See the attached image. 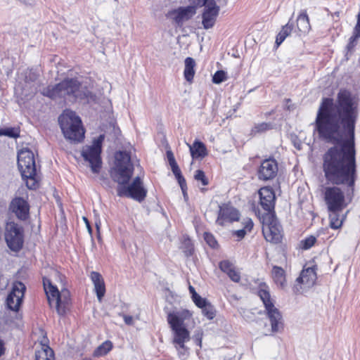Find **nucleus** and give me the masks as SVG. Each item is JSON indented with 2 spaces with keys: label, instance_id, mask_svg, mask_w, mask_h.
I'll list each match as a JSON object with an SVG mask.
<instances>
[{
  "label": "nucleus",
  "instance_id": "b1692460",
  "mask_svg": "<svg viewBox=\"0 0 360 360\" xmlns=\"http://www.w3.org/2000/svg\"><path fill=\"white\" fill-rule=\"evenodd\" d=\"M185 68L184 71V77L186 81L191 82L195 75L194 68L195 66V62L193 58L188 57L184 61Z\"/></svg>",
  "mask_w": 360,
  "mask_h": 360
},
{
  "label": "nucleus",
  "instance_id": "f03ea898",
  "mask_svg": "<svg viewBox=\"0 0 360 360\" xmlns=\"http://www.w3.org/2000/svg\"><path fill=\"white\" fill-rule=\"evenodd\" d=\"M42 94L51 99L64 98L70 101L84 98L89 101L95 98V95L75 78H67L58 84L49 86L43 90Z\"/></svg>",
  "mask_w": 360,
  "mask_h": 360
},
{
  "label": "nucleus",
  "instance_id": "3c124183",
  "mask_svg": "<svg viewBox=\"0 0 360 360\" xmlns=\"http://www.w3.org/2000/svg\"><path fill=\"white\" fill-rule=\"evenodd\" d=\"M355 45H356V44H355V43H354V42H352V41H349V43H348V44H347V49H348V50H351V49H352L354 47V46H355Z\"/></svg>",
  "mask_w": 360,
  "mask_h": 360
},
{
  "label": "nucleus",
  "instance_id": "4d7b16f0",
  "mask_svg": "<svg viewBox=\"0 0 360 360\" xmlns=\"http://www.w3.org/2000/svg\"><path fill=\"white\" fill-rule=\"evenodd\" d=\"M84 360H90V359H84Z\"/></svg>",
  "mask_w": 360,
  "mask_h": 360
},
{
  "label": "nucleus",
  "instance_id": "864d4df0",
  "mask_svg": "<svg viewBox=\"0 0 360 360\" xmlns=\"http://www.w3.org/2000/svg\"><path fill=\"white\" fill-rule=\"evenodd\" d=\"M4 348L3 342L0 340V356L4 354Z\"/></svg>",
  "mask_w": 360,
  "mask_h": 360
},
{
  "label": "nucleus",
  "instance_id": "2f4dec72",
  "mask_svg": "<svg viewBox=\"0 0 360 360\" xmlns=\"http://www.w3.org/2000/svg\"><path fill=\"white\" fill-rule=\"evenodd\" d=\"M201 309L203 315L210 320L213 319L216 316V310L214 306L211 304L210 302H208Z\"/></svg>",
  "mask_w": 360,
  "mask_h": 360
},
{
  "label": "nucleus",
  "instance_id": "4468645a",
  "mask_svg": "<svg viewBox=\"0 0 360 360\" xmlns=\"http://www.w3.org/2000/svg\"><path fill=\"white\" fill-rule=\"evenodd\" d=\"M27 198L15 196L9 204V211L21 221L27 220L30 216V205Z\"/></svg>",
  "mask_w": 360,
  "mask_h": 360
},
{
  "label": "nucleus",
  "instance_id": "6e6d98bb",
  "mask_svg": "<svg viewBox=\"0 0 360 360\" xmlns=\"http://www.w3.org/2000/svg\"><path fill=\"white\" fill-rule=\"evenodd\" d=\"M360 20V13L358 14V16H357V20Z\"/></svg>",
  "mask_w": 360,
  "mask_h": 360
},
{
  "label": "nucleus",
  "instance_id": "09e8293b",
  "mask_svg": "<svg viewBox=\"0 0 360 360\" xmlns=\"http://www.w3.org/2000/svg\"><path fill=\"white\" fill-rule=\"evenodd\" d=\"M83 219H84V222L86 224V228L88 229L89 233L90 234H91L92 229H91V227L90 226V224H89L88 219L86 217H83Z\"/></svg>",
  "mask_w": 360,
  "mask_h": 360
},
{
  "label": "nucleus",
  "instance_id": "cd10ccee",
  "mask_svg": "<svg viewBox=\"0 0 360 360\" xmlns=\"http://www.w3.org/2000/svg\"><path fill=\"white\" fill-rule=\"evenodd\" d=\"M172 168V171L173 174H174L176 179H177L179 184L182 190V192L184 193V195H186V191L187 189L186 186V182L184 176L181 175V170L177 165V163H175L174 165H170Z\"/></svg>",
  "mask_w": 360,
  "mask_h": 360
},
{
  "label": "nucleus",
  "instance_id": "2eb2a0df",
  "mask_svg": "<svg viewBox=\"0 0 360 360\" xmlns=\"http://www.w3.org/2000/svg\"><path fill=\"white\" fill-rule=\"evenodd\" d=\"M196 5L179 7L169 11L167 16L175 22L179 26L190 20L196 13Z\"/></svg>",
  "mask_w": 360,
  "mask_h": 360
},
{
  "label": "nucleus",
  "instance_id": "c85d7f7f",
  "mask_svg": "<svg viewBox=\"0 0 360 360\" xmlns=\"http://www.w3.org/2000/svg\"><path fill=\"white\" fill-rule=\"evenodd\" d=\"M341 211H329L330 226L333 229H338L342 225L343 217H340Z\"/></svg>",
  "mask_w": 360,
  "mask_h": 360
},
{
  "label": "nucleus",
  "instance_id": "9b49d317",
  "mask_svg": "<svg viewBox=\"0 0 360 360\" xmlns=\"http://www.w3.org/2000/svg\"><path fill=\"white\" fill-rule=\"evenodd\" d=\"M262 233L267 241L277 243L281 239V226L273 213L262 216Z\"/></svg>",
  "mask_w": 360,
  "mask_h": 360
},
{
  "label": "nucleus",
  "instance_id": "1a4fd4ad",
  "mask_svg": "<svg viewBox=\"0 0 360 360\" xmlns=\"http://www.w3.org/2000/svg\"><path fill=\"white\" fill-rule=\"evenodd\" d=\"M4 238L12 251H19L24 243L22 227L14 221H8L5 226Z\"/></svg>",
  "mask_w": 360,
  "mask_h": 360
},
{
  "label": "nucleus",
  "instance_id": "4c0bfd02",
  "mask_svg": "<svg viewBox=\"0 0 360 360\" xmlns=\"http://www.w3.org/2000/svg\"><path fill=\"white\" fill-rule=\"evenodd\" d=\"M204 239L206 243L212 248H215L217 245V242L212 234L205 232L204 233Z\"/></svg>",
  "mask_w": 360,
  "mask_h": 360
},
{
  "label": "nucleus",
  "instance_id": "423d86ee",
  "mask_svg": "<svg viewBox=\"0 0 360 360\" xmlns=\"http://www.w3.org/2000/svg\"><path fill=\"white\" fill-rule=\"evenodd\" d=\"M18 165L27 188L35 189L37 180L33 152L27 148H22L18 153Z\"/></svg>",
  "mask_w": 360,
  "mask_h": 360
},
{
  "label": "nucleus",
  "instance_id": "9d476101",
  "mask_svg": "<svg viewBox=\"0 0 360 360\" xmlns=\"http://www.w3.org/2000/svg\"><path fill=\"white\" fill-rule=\"evenodd\" d=\"M117 195L132 198L138 202H142L147 195V190L139 176L135 177L130 184L117 186Z\"/></svg>",
  "mask_w": 360,
  "mask_h": 360
},
{
  "label": "nucleus",
  "instance_id": "ea45409f",
  "mask_svg": "<svg viewBox=\"0 0 360 360\" xmlns=\"http://www.w3.org/2000/svg\"><path fill=\"white\" fill-rule=\"evenodd\" d=\"M227 276L235 283H238L240 281V273L236 268L233 269Z\"/></svg>",
  "mask_w": 360,
  "mask_h": 360
},
{
  "label": "nucleus",
  "instance_id": "f257e3e1",
  "mask_svg": "<svg viewBox=\"0 0 360 360\" xmlns=\"http://www.w3.org/2000/svg\"><path fill=\"white\" fill-rule=\"evenodd\" d=\"M359 115L358 101L349 91L341 89L335 101L323 98L319 108L315 129L319 138L336 146L323 156V171L328 182L345 185V195L337 186L324 191L328 211H342L352 201L356 179L355 124Z\"/></svg>",
  "mask_w": 360,
  "mask_h": 360
},
{
  "label": "nucleus",
  "instance_id": "a19ab883",
  "mask_svg": "<svg viewBox=\"0 0 360 360\" xmlns=\"http://www.w3.org/2000/svg\"><path fill=\"white\" fill-rule=\"evenodd\" d=\"M4 136L15 138L19 136V131L15 128H6L4 129Z\"/></svg>",
  "mask_w": 360,
  "mask_h": 360
},
{
  "label": "nucleus",
  "instance_id": "a878e982",
  "mask_svg": "<svg viewBox=\"0 0 360 360\" xmlns=\"http://www.w3.org/2000/svg\"><path fill=\"white\" fill-rule=\"evenodd\" d=\"M272 276L278 286L282 288L285 286V271L281 267L274 266L272 269Z\"/></svg>",
  "mask_w": 360,
  "mask_h": 360
},
{
  "label": "nucleus",
  "instance_id": "ddd939ff",
  "mask_svg": "<svg viewBox=\"0 0 360 360\" xmlns=\"http://www.w3.org/2000/svg\"><path fill=\"white\" fill-rule=\"evenodd\" d=\"M26 287L20 281L13 282L6 298V305L12 311H18L22 303Z\"/></svg>",
  "mask_w": 360,
  "mask_h": 360
},
{
  "label": "nucleus",
  "instance_id": "f8f14e48",
  "mask_svg": "<svg viewBox=\"0 0 360 360\" xmlns=\"http://www.w3.org/2000/svg\"><path fill=\"white\" fill-rule=\"evenodd\" d=\"M173 332V344L178 352L179 357L186 360L188 355V348L185 343L188 342L190 338V333L186 326H170Z\"/></svg>",
  "mask_w": 360,
  "mask_h": 360
},
{
  "label": "nucleus",
  "instance_id": "7ed1b4c3",
  "mask_svg": "<svg viewBox=\"0 0 360 360\" xmlns=\"http://www.w3.org/2000/svg\"><path fill=\"white\" fill-rule=\"evenodd\" d=\"M64 276L57 270L51 269L50 277H44L43 285L49 305L54 307L57 313L62 316L65 311L70 300V294L68 290L62 288L59 291L53 282H58L63 285Z\"/></svg>",
  "mask_w": 360,
  "mask_h": 360
},
{
  "label": "nucleus",
  "instance_id": "20e7f679",
  "mask_svg": "<svg viewBox=\"0 0 360 360\" xmlns=\"http://www.w3.org/2000/svg\"><path fill=\"white\" fill-rule=\"evenodd\" d=\"M134 169L129 154L125 151H119L115 153V164L110 170V177L118 186H124L129 184Z\"/></svg>",
  "mask_w": 360,
  "mask_h": 360
},
{
  "label": "nucleus",
  "instance_id": "49530a36",
  "mask_svg": "<svg viewBox=\"0 0 360 360\" xmlns=\"http://www.w3.org/2000/svg\"><path fill=\"white\" fill-rule=\"evenodd\" d=\"M353 33L356 34V36H360V20H357L356 25L354 27Z\"/></svg>",
  "mask_w": 360,
  "mask_h": 360
},
{
  "label": "nucleus",
  "instance_id": "f704fd0d",
  "mask_svg": "<svg viewBox=\"0 0 360 360\" xmlns=\"http://www.w3.org/2000/svg\"><path fill=\"white\" fill-rule=\"evenodd\" d=\"M226 79V73L224 70L217 71L212 77V82L214 84H220Z\"/></svg>",
  "mask_w": 360,
  "mask_h": 360
},
{
  "label": "nucleus",
  "instance_id": "e433bc0d",
  "mask_svg": "<svg viewBox=\"0 0 360 360\" xmlns=\"http://www.w3.org/2000/svg\"><path fill=\"white\" fill-rule=\"evenodd\" d=\"M194 178L197 181H200L203 186H206L208 184V180L206 178L204 172L200 169H198L195 172Z\"/></svg>",
  "mask_w": 360,
  "mask_h": 360
},
{
  "label": "nucleus",
  "instance_id": "c03bdc74",
  "mask_svg": "<svg viewBox=\"0 0 360 360\" xmlns=\"http://www.w3.org/2000/svg\"><path fill=\"white\" fill-rule=\"evenodd\" d=\"M167 157L169 165H174L175 163H176V162L175 160V158L174 157V155L172 153V151H167Z\"/></svg>",
  "mask_w": 360,
  "mask_h": 360
},
{
  "label": "nucleus",
  "instance_id": "58836bf2",
  "mask_svg": "<svg viewBox=\"0 0 360 360\" xmlns=\"http://www.w3.org/2000/svg\"><path fill=\"white\" fill-rule=\"evenodd\" d=\"M192 300L195 304L200 309H202L209 302L205 298H202L199 295L197 297H193Z\"/></svg>",
  "mask_w": 360,
  "mask_h": 360
},
{
  "label": "nucleus",
  "instance_id": "393cba45",
  "mask_svg": "<svg viewBox=\"0 0 360 360\" xmlns=\"http://www.w3.org/2000/svg\"><path fill=\"white\" fill-rule=\"evenodd\" d=\"M35 360H54L53 351L47 345H43L35 354Z\"/></svg>",
  "mask_w": 360,
  "mask_h": 360
},
{
  "label": "nucleus",
  "instance_id": "72a5a7b5",
  "mask_svg": "<svg viewBox=\"0 0 360 360\" xmlns=\"http://www.w3.org/2000/svg\"><path fill=\"white\" fill-rule=\"evenodd\" d=\"M219 269L226 274H229L236 267L232 262L229 260H223L219 264Z\"/></svg>",
  "mask_w": 360,
  "mask_h": 360
},
{
  "label": "nucleus",
  "instance_id": "6ab92c4d",
  "mask_svg": "<svg viewBox=\"0 0 360 360\" xmlns=\"http://www.w3.org/2000/svg\"><path fill=\"white\" fill-rule=\"evenodd\" d=\"M260 205L267 213H272L275 205V194L273 190L268 187L262 188L259 191Z\"/></svg>",
  "mask_w": 360,
  "mask_h": 360
},
{
  "label": "nucleus",
  "instance_id": "37998d69",
  "mask_svg": "<svg viewBox=\"0 0 360 360\" xmlns=\"http://www.w3.org/2000/svg\"><path fill=\"white\" fill-rule=\"evenodd\" d=\"M122 318L124 319V323L127 325H129V326L134 325V318L132 316H129V315H127V314H122Z\"/></svg>",
  "mask_w": 360,
  "mask_h": 360
},
{
  "label": "nucleus",
  "instance_id": "603ef678",
  "mask_svg": "<svg viewBox=\"0 0 360 360\" xmlns=\"http://www.w3.org/2000/svg\"><path fill=\"white\" fill-rule=\"evenodd\" d=\"M294 146L298 150L302 149V143L300 142H294Z\"/></svg>",
  "mask_w": 360,
  "mask_h": 360
},
{
  "label": "nucleus",
  "instance_id": "5fc2aeb1",
  "mask_svg": "<svg viewBox=\"0 0 360 360\" xmlns=\"http://www.w3.org/2000/svg\"><path fill=\"white\" fill-rule=\"evenodd\" d=\"M0 136H4V129H0Z\"/></svg>",
  "mask_w": 360,
  "mask_h": 360
},
{
  "label": "nucleus",
  "instance_id": "aec40b11",
  "mask_svg": "<svg viewBox=\"0 0 360 360\" xmlns=\"http://www.w3.org/2000/svg\"><path fill=\"white\" fill-rule=\"evenodd\" d=\"M192 314L187 309L173 311L167 314V322L169 326H185L184 321L189 319Z\"/></svg>",
  "mask_w": 360,
  "mask_h": 360
},
{
  "label": "nucleus",
  "instance_id": "bb28decb",
  "mask_svg": "<svg viewBox=\"0 0 360 360\" xmlns=\"http://www.w3.org/2000/svg\"><path fill=\"white\" fill-rule=\"evenodd\" d=\"M297 26L300 32L306 33L310 30L308 15L306 11H302L297 20Z\"/></svg>",
  "mask_w": 360,
  "mask_h": 360
},
{
  "label": "nucleus",
  "instance_id": "dca6fc26",
  "mask_svg": "<svg viewBox=\"0 0 360 360\" xmlns=\"http://www.w3.org/2000/svg\"><path fill=\"white\" fill-rule=\"evenodd\" d=\"M239 216V212L236 208L228 204H224L219 206L216 222L220 226H224L228 223L238 221Z\"/></svg>",
  "mask_w": 360,
  "mask_h": 360
},
{
  "label": "nucleus",
  "instance_id": "412c9836",
  "mask_svg": "<svg viewBox=\"0 0 360 360\" xmlns=\"http://www.w3.org/2000/svg\"><path fill=\"white\" fill-rule=\"evenodd\" d=\"M316 280V274L313 267L304 269L300 276L297 278V282L303 285L304 288H310L314 285Z\"/></svg>",
  "mask_w": 360,
  "mask_h": 360
},
{
  "label": "nucleus",
  "instance_id": "5701e85b",
  "mask_svg": "<svg viewBox=\"0 0 360 360\" xmlns=\"http://www.w3.org/2000/svg\"><path fill=\"white\" fill-rule=\"evenodd\" d=\"M186 144L193 159H202L208 154L206 146L200 141L195 140L192 145Z\"/></svg>",
  "mask_w": 360,
  "mask_h": 360
},
{
  "label": "nucleus",
  "instance_id": "a211bd4d",
  "mask_svg": "<svg viewBox=\"0 0 360 360\" xmlns=\"http://www.w3.org/2000/svg\"><path fill=\"white\" fill-rule=\"evenodd\" d=\"M204 6L202 23L204 28L207 30L214 26L219 15V7L217 6L215 1H209Z\"/></svg>",
  "mask_w": 360,
  "mask_h": 360
},
{
  "label": "nucleus",
  "instance_id": "a18cd8bd",
  "mask_svg": "<svg viewBox=\"0 0 360 360\" xmlns=\"http://www.w3.org/2000/svg\"><path fill=\"white\" fill-rule=\"evenodd\" d=\"M246 233H247L246 230L242 229L236 231L234 232V235H236L238 238H239V239H242V238H244V236H245Z\"/></svg>",
  "mask_w": 360,
  "mask_h": 360
},
{
  "label": "nucleus",
  "instance_id": "7c9ffc66",
  "mask_svg": "<svg viewBox=\"0 0 360 360\" xmlns=\"http://www.w3.org/2000/svg\"><path fill=\"white\" fill-rule=\"evenodd\" d=\"M112 348V344L110 341L107 340L102 343L94 352L95 356H101L105 355Z\"/></svg>",
  "mask_w": 360,
  "mask_h": 360
},
{
  "label": "nucleus",
  "instance_id": "8fccbe9b",
  "mask_svg": "<svg viewBox=\"0 0 360 360\" xmlns=\"http://www.w3.org/2000/svg\"><path fill=\"white\" fill-rule=\"evenodd\" d=\"M359 37L360 36H356V34L353 33V35L349 38V41L356 44V41Z\"/></svg>",
  "mask_w": 360,
  "mask_h": 360
},
{
  "label": "nucleus",
  "instance_id": "c9c22d12",
  "mask_svg": "<svg viewBox=\"0 0 360 360\" xmlns=\"http://www.w3.org/2000/svg\"><path fill=\"white\" fill-rule=\"evenodd\" d=\"M316 239L314 236H309L304 240L301 241L302 248L304 250H308L311 248L315 243Z\"/></svg>",
  "mask_w": 360,
  "mask_h": 360
},
{
  "label": "nucleus",
  "instance_id": "39448f33",
  "mask_svg": "<svg viewBox=\"0 0 360 360\" xmlns=\"http://www.w3.org/2000/svg\"><path fill=\"white\" fill-rule=\"evenodd\" d=\"M58 122L64 136L70 141L79 142L84 137L82 121L76 113L65 110L58 117Z\"/></svg>",
  "mask_w": 360,
  "mask_h": 360
},
{
  "label": "nucleus",
  "instance_id": "de8ad7c7",
  "mask_svg": "<svg viewBox=\"0 0 360 360\" xmlns=\"http://www.w3.org/2000/svg\"><path fill=\"white\" fill-rule=\"evenodd\" d=\"M189 292L191 295V298L193 299L195 297H197L198 294L196 292L195 288L192 285H189L188 287Z\"/></svg>",
  "mask_w": 360,
  "mask_h": 360
},
{
  "label": "nucleus",
  "instance_id": "79ce46f5",
  "mask_svg": "<svg viewBox=\"0 0 360 360\" xmlns=\"http://www.w3.org/2000/svg\"><path fill=\"white\" fill-rule=\"evenodd\" d=\"M243 224L244 225L243 229L246 230V232L250 231L252 230V229L253 227V222L251 219H250V218L245 219Z\"/></svg>",
  "mask_w": 360,
  "mask_h": 360
},
{
  "label": "nucleus",
  "instance_id": "0eeeda50",
  "mask_svg": "<svg viewBox=\"0 0 360 360\" xmlns=\"http://www.w3.org/2000/svg\"><path fill=\"white\" fill-rule=\"evenodd\" d=\"M258 295L263 302L265 313L270 321L272 333H280L283 330V319L281 311L274 305V301L266 288H261Z\"/></svg>",
  "mask_w": 360,
  "mask_h": 360
},
{
  "label": "nucleus",
  "instance_id": "4be33fe9",
  "mask_svg": "<svg viewBox=\"0 0 360 360\" xmlns=\"http://www.w3.org/2000/svg\"><path fill=\"white\" fill-rule=\"evenodd\" d=\"M90 278L94 284L97 298L99 302H101L105 293L104 280L101 274L97 271H91L90 273Z\"/></svg>",
  "mask_w": 360,
  "mask_h": 360
},
{
  "label": "nucleus",
  "instance_id": "6e6552de",
  "mask_svg": "<svg viewBox=\"0 0 360 360\" xmlns=\"http://www.w3.org/2000/svg\"><path fill=\"white\" fill-rule=\"evenodd\" d=\"M104 139V134H101L93 140L92 145L85 146L82 150V157L89 163L92 172L95 174H98L101 167V153Z\"/></svg>",
  "mask_w": 360,
  "mask_h": 360
},
{
  "label": "nucleus",
  "instance_id": "c756f323",
  "mask_svg": "<svg viewBox=\"0 0 360 360\" xmlns=\"http://www.w3.org/2000/svg\"><path fill=\"white\" fill-rule=\"evenodd\" d=\"M292 30V25L289 22L284 25L280 32L278 34L276 39L277 46H280L285 38L290 35Z\"/></svg>",
  "mask_w": 360,
  "mask_h": 360
},
{
  "label": "nucleus",
  "instance_id": "f3484780",
  "mask_svg": "<svg viewBox=\"0 0 360 360\" xmlns=\"http://www.w3.org/2000/svg\"><path fill=\"white\" fill-rule=\"evenodd\" d=\"M278 163L276 160L269 158L263 160L258 169V178L260 180L273 179L278 173Z\"/></svg>",
  "mask_w": 360,
  "mask_h": 360
},
{
  "label": "nucleus",
  "instance_id": "473e14b6",
  "mask_svg": "<svg viewBox=\"0 0 360 360\" xmlns=\"http://www.w3.org/2000/svg\"><path fill=\"white\" fill-rule=\"evenodd\" d=\"M270 129H271V124L266 123V122H262V123L255 124L252 127V129L251 130V134H259V133H262L267 130H269Z\"/></svg>",
  "mask_w": 360,
  "mask_h": 360
}]
</instances>
